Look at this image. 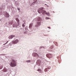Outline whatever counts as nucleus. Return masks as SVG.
<instances>
[{
  "mask_svg": "<svg viewBox=\"0 0 76 76\" xmlns=\"http://www.w3.org/2000/svg\"><path fill=\"white\" fill-rule=\"evenodd\" d=\"M15 20H16V21L18 22V23H19V20L18 18H16L15 19Z\"/></svg>",
  "mask_w": 76,
  "mask_h": 76,
  "instance_id": "f3484780",
  "label": "nucleus"
},
{
  "mask_svg": "<svg viewBox=\"0 0 76 76\" xmlns=\"http://www.w3.org/2000/svg\"><path fill=\"white\" fill-rule=\"evenodd\" d=\"M2 68H3V67H0V69H2Z\"/></svg>",
  "mask_w": 76,
  "mask_h": 76,
  "instance_id": "393cba45",
  "label": "nucleus"
},
{
  "mask_svg": "<svg viewBox=\"0 0 76 76\" xmlns=\"http://www.w3.org/2000/svg\"><path fill=\"white\" fill-rule=\"evenodd\" d=\"M22 26L23 27H25V23H23V24L22 25Z\"/></svg>",
  "mask_w": 76,
  "mask_h": 76,
  "instance_id": "aec40b11",
  "label": "nucleus"
},
{
  "mask_svg": "<svg viewBox=\"0 0 76 76\" xmlns=\"http://www.w3.org/2000/svg\"><path fill=\"white\" fill-rule=\"evenodd\" d=\"M49 28H50V27H49Z\"/></svg>",
  "mask_w": 76,
  "mask_h": 76,
  "instance_id": "c756f323",
  "label": "nucleus"
},
{
  "mask_svg": "<svg viewBox=\"0 0 76 76\" xmlns=\"http://www.w3.org/2000/svg\"><path fill=\"white\" fill-rule=\"evenodd\" d=\"M41 25V22H37V24L34 26V27L37 28V27H38Z\"/></svg>",
  "mask_w": 76,
  "mask_h": 76,
  "instance_id": "20e7f679",
  "label": "nucleus"
},
{
  "mask_svg": "<svg viewBox=\"0 0 76 76\" xmlns=\"http://www.w3.org/2000/svg\"><path fill=\"white\" fill-rule=\"evenodd\" d=\"M46 56L47 57H48L49 58H51L52 55L51 54H48L46 55Z\"/></svg>",
  "mask_w": 76,
  "mask_h": 76,
  "instance_id": "423d86ee",
  "label": "nucleus"
},
{
  "mask_svg": "<svg viewBox=\"0 0 76 76\" xmlns=\"http://www.w3.org/2000/svg\"><path fill=\"white\" fill-rule=\"evenodd\" d=\"M18 42H19V40L17 39L15 40H13L12 42V44H17Z\"/></svg>",
  "mask_w": 76,
  "mask_h": 76,
  "instance_id": "39448f33",
  "label": "nucleus"
},
{
  "mask_svg": "<svg viewBox=\"0 0 76 76\" xmlns=\"http://www.w3.org/2000/svg\"><path fill=\"white\" fill-rule=\"evenodd\" d=\"M43 9L44 8L43 7H42V8H40L39 9L37 10V11L38 13H42V12L43 10Z\"/></svg>",
  "mask_w": 76,
  "mask_h": 76,
  "instance_id": "7ed1b4c3",
  "label": "nucleus"
},
{
  "mask_svg": "<svg viewBox=\"0 0 76 76\" xmlns=\"http://www.w3.org/2000/svg\"><path fill=\"white\" fill-rule=\"evenodd\" d=\"M17 9H18V10H20V8H17Z\"/></svg>",
  "mask_w": 76,
  "mask_h": 76,
  "instance_id": "b1692460",
  "label": "nucleus"
},
{
  "mask_svg": "<svg viewBox=\"0 0 76 76\" xmlns=\"http://www.w3.org/2000/svg\"><path fill=\"white\" fill-rule=\"evenodd\" d=\"M45 19H50V18L47 17H46Z\"/></svg>",
  "mask_w": 76,
  "mask_h": 76,
  "instance_id": "5701e85b",
  "label": "nucleus"
},
{
  "mask_svg": "<svg viewBox=\"0 0 76 76\" xmlns=\"http://www.w3.org/2000/svg\"><path fill=\"white\" fill-rule=\"evenodd\" d=\"M42 13L43 15H44V14H46V11H44V10H43V11H42Z\"/></svg>",
  "mask_w": 76,
  "mask_h": 76,
  "instance_id": "f8f14e48",
  "label": "nucleus"
},
{
  "mask_svg": "<svg viewBox=\"0 0 76 76\" xmlns=\"http://www.w3.org/2000/svg\"><path fill=\"white\" fill-rule=\"evenodd\" d=\"M10 66L11 67H15L16 66V61L13 59H12V61L10 64Z\"/></svg>",
  "mask_w": 76,
  "mask_h": 76,
  "instance_id": "f03ea898",
  "label": "nucleus"
},
{
  "mask_svg": "<svg viewBox=\"0 0 76 76\" xmlns=\"http://www.w3.org/2000/svg\"><path fill=\"white\" fill-rule=\"evenodd\" d=\"M46 15H48V16H50V13H47L46 12Z\"/></svg>",
  "mask_w": 76,
  "mask_h": 76,
  "instance_id": "a211bd4d",
  "label": "nucleus"
},
{
  "mask_svg": "<svg viewBox=\"0 0 76 76\" xmlns=\"http://www.w3.org/2000/svg\"><path fill=\"white\" fill-rule=\"evenodd\" d=\"M24 33L25 34H26V31L24 32Z\"/></svg>",
  "mask_w": 76,
  "mask_h": 76,
  "instance_id": "a878e982",
  "label": "nucleus"
},
{
  "mask_svg": "<svg viewBox=\"0 0 76 76\" xmlns=\"http://www.w3.org/2000/svg\"><path fill=\"white\" fill-rule=\"evenodd\" d=\"M37 0H35L34 1V2L33 3H32V4H34V3H36V2H37Z\"/></svg>",
  "mask_w": 76,
  "mask_h": 76,
  "instance_id": "6ab92c4d",
  "label": "nucleus"
},
{
  "mask_svg": "<svg viewBox=\"0 0 76 76\" xmlns=\"http://www.w3.org/2000/svg\"><path fill=\"white\" fill-rule=\"evenodd\" d=\"M6 43H5V44H4V45H6Z\"/></svg>",
  "mask_w": 76,
  "mask_h": 76,
  "instance_id": "bb28decb",
  "label": "nucleus"
},
{
  "mask_svg": "<svg viewBox=\"0 0 76 76\" xmlns=\"http://www.w3.org/2000/svg\"><path fill=\"white\" fill-rule=\"evenodd\" d=\"M31 62V60H28V61H26V62H27V63H28V62Z\"/></svg>",
  "mask_w": 76,
  "mask_h": 76,
  "instance_id": "4be33fe9",
  "label": "nucleus"
},
{
  "mask_svg": "<svg viewBox=\"0 0 76 76\" xmlns=\"http://www.w3.org/2000/svg\"><path fill=\"white\" fill-rule=\"evenodd\" d=\"M37 71H38V72H39V73H42V72L41 71V69H38L37 70Z\"/></svg>",
  "mask_w": 76,
  "mask_h": 76,
  "instance_id": "ddd939ff",
  "label": "nucleus"
},
{
  "mask_svg": "<svg viewBox=\"0 0 76 76\" xmlns=\"http://www.w3.org/2000/svg\"><path fill=\"white\" fill-rule=\"evenodd\" d=\"M9 24H11V25H12V26L13 28H16L17 27L18 25L16 23V21H13V20H12L11 21H9Z\"/></svg>",
  "mask_w": 76,
  "mask_h": 76,
  "instance_id": "f257e3e1",
  "label": "nucleus"
},
{
  "mask_svg": "<svg viewBox=\"0 0 76 76\" xmlns=\"http://www.w3.org/2000/svg\"><path fill=\"white\" fill-rule=\"evenodd\" d=\"M45 5H47V4H45Z\"/></svg>",
  "mask_w": 76,
  "mask_h": 76,
  "instance_id": "c85d7f7f",
  "label": "nucleus"
},
{
  "mask_svg": "<svg viewBox=\"0 0 76 76\" xmlns=\"http://www.w3.org/2000/svg\"><path fill=\"white\" fill-rule=\"evenodd\" d=\"M48 0V1H49V0Z\"/></svg>",
  "mask_w": 76,
  "mask_h": 76,
  "instance_id": "7c9ffc66",
  "label": "nucleus"
},
{
  "mask_svg": "<svg viewBox=\"0 0 76 76\" xmlns=\"http://www.w3.org/2000/svg\"><path fill=\"white\" fill-rule=\"evenodd\" d=\"M34 54L35 57H39V55L37 53H34Z\"/></svg>",
  "mask_w": 76,
  "mask_h": 76,
  "instance_id": "1a4fd4ad",
  "label": "nucleus"
},
{
  "mask_svg": "<svg viewBox=\"0 0 76 76\" xmlns=\"http://www.w3.org/2000/svg\"><path fill=\"white\" fill-rule=\"evenodd\" d=\"M14 37H15V36L11 35L9 37V39H12Z\"/></svg>",
  "mask_w": 76,
  "mask_h": 76,
  "instance_id": "9b49d317",
  "label": "nucleus"
},
{
  "mask_svg": "<svg viewBox=\"0 0 76 76\" xmlns=\"http://www.w3.org/2000/svg\"><path fill=\"white\" fill-rule=\"evenodd\" d=\"M8 42V41H7L6 43V44H7Z\"/></svg>",
  "mask_w": 76,
  "mask_h": 76,
  "instance_id": "cd10ccee",
  "label": "nucleus"
},
{
  "mask_svg": "<svg viewBox=\"0 0 76 76\" xmlns=\"http://www.w3.org/2000/svg\"><path fill=\"white\" fill-rule=\"evenodd\" d=\"M42 19L40 17H39L37 18V20L39 22H41L40 21H41Z\"/></svg>",
  "mask_w": 76,
  "mask_h": 76,
  "instance_id": "6e6552de",
  "label": "nucleus"
},
{
  "mask_svg": "<svg viewBox=\"0 0 76 76\" xmlns=\"http://www.w3.org/2000/svg\"><path fill=\"white\" fill-rule=\"evenodd\" d=\"M32 25H33V23H31L30 24L29 26V28H32Z\"/></svg>",
  "mask_w": 76,
  "mask_h": 76,
  "instance_id": "4468645a",
  "label": "nucleus"
},
{
  "mask_svg": "<svg viewBox=\"0 0 76 76\" xmlns=\"http://www.w3.org/2000/svg\"><path fill=\"white\" fill-rule=\"evenodd\" d=\"M25 30H27L28 29V27H26L25 28Z\"/></svg>",
  "mask_w": 76,
  "mask_h": 76,
  "instance_id": "412c9836",
  "label": "nucleus"
},
{
  "mask_svg": "<svg viewBox=\"0 0 76 76\" xmlns=\"http://www.w3.org/2000/svg\"><path fill=\"white\" fill-rule=\"evenodd\" d=\"M49 69H50L48 68H46L44 70V71L45 72H47L48 71V70H49Z\"/></svg>",
  "mask_w": 76,
  "mask_h": 76,
  "instance_id": "2eb2a0df",
  "label": "nucleus"
},
{
  "mask_svg": "<svg viewBox=\"0 0 76 76\" xmlns=\"http://www.w3.org/2000/svg\"><path fill=\"white\" fill-rule=\"evenodd\" d=\"M3 71L4 72H7V69H6V68H4V69L3 70Z\"/></svg>",
  "mask_w": 76,
  "mask_h": 76,
  "instance_id": "dca6fc26",
  "label": "nucleus"
},
{
  "mask_svg": "<svg viewBox=\"0 0 76 76\" xmlns=\"http://www.w3.org/2000/svg\"><path fill=\"white\" fill-rule=\"evenodd\" d=\"M5 16L6 18H9V14L7 12H5Z\"/></svg>",
  "mask_w": 76,
  "mask_h": 76,
  "instance_id": "0eeeda50",
  "label": "nucleus"
},
{
  "mask_svg": "<svg viewBox=\"0 0 76 76\" xmlns=\"http://www.w3.org/2000/svg\"><path fill=\"white\" fill-rule=\"evenodd\" d=\"M37 62L38 64H40L41 63V61L40 60H38L37 61Z\"/></svg>",
  "mask_w": 76,
  "mask_h": 76,
  "instance_id": "9d476101",
  "label": "nucleus"
}]
</instances>
